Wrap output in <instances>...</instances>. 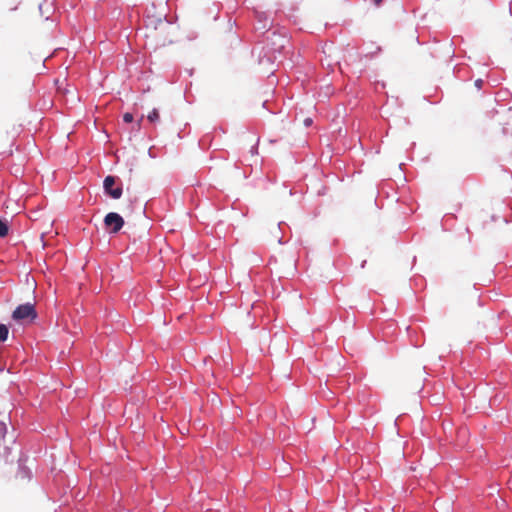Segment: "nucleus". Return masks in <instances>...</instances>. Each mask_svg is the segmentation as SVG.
I'll return each mask as SVG.
<instances>
[{
    "mask_svg": "<svg viewBox=\"0 0 512 512\" xmlns=\"http://www.w3.org/2000/svg\"><path fill=\"white\" fill-rule=\"evenodd\" d=\"M37 317V313L35 307L31 303H26L19 305L12 313V318L16 321H21L25 319H35Z\"/></svg>",
    "mask_w": 512,
    "mask_h": 512,
    "instance_id": "nucleus-1",
    "label": "nucleus"
},
{
    "mask_svg": "<svg viewBox=\"0 0 512 512\" xmlns=\"http://www.w3.org/2000/svg\"><path fill=\"white\" fill-rule=\"evenodd\" d=\"M104 224L110 229V233H117L122 229L124 220L118 213L110 212L105 216Z\"/></svg>",
    "mask_w": 512,
    "mask_h": 512,
    "instance_id": "nucleus-2",
    "label": "nucleus"
},
{
    "mask_svg": "<svg viewBox=\"0 0 512 512\" xmlns=\"http://www.w3.org/2000/svg\"><path fill=\"white\" fill-rule=\"evenodd\" d=\"M116 183V178L114 176H107L104 179L103 187L105 192L112 197L113 199H119L122 196V187L118 186L113 188Z\"/></svg>",
    "mask_w": 512,
    "mask_h": 512,
    "instance_id": "nucleus-3",
    "label": "nucleus"
},
{
    "mask_svg": "<svg viewBox=\"0 0 512 512\" xmlns=\"http://www.w3.org/2000/svg\"><path fill=\"white\" fill-rule=\"evenodd\" d=\"M159 119H160L159 111L155 108L151 112H149V114L147 115V120L150 123H156L157 121H159Z\"/></svg>",
    "mask_w": 512,
    "mask_h": 512,
    "instance_id": "nucleus-4",
    "label": "nucleus"
},
{
    "mask_svg": "<svg viewBox=\"0 0 512 512\" xmlns=\"http://www.w3.org/2000/svg\"><path fill=\"white\" fill-rule=\"evenodd\" d=\"M9 334V329L5 324H0V343L4 342Z\"/></svg>",
    "mask_w": 512,
    "mask_h": 512,
    "instance_id": "nucleus-5",
    "label": "nucleus"
},
{
    "mask_svg": "<svg viewBox=\"0 0 512 512\" xmlns=\"http://www.w3.org/2000/svg\"><path fill=\"white\" fill-rule=\"evenodd\" d=\"M9 228L5 221L0 219V237H5L8 234Z\"/></svg>",
    "mask_w": 512,
    "mask_h": 512,
    "instance_id": "nucleus-6",
    "label": "nucleus"
},
{
    "mask_svg": "<svg viewBox=\"0 0 512 512\" xmlns=\"http://www.w3.org/2000/svg\"><path fill=\"white\" fill-rule=\"evenodd\" d=\"M123 120L126 123H131L133 121V115L131 113H125L123 115Z\"/></svg>",
    "mask_w": 512,
    "mask_h": 512,
    "instance_id": "nucleus-7",
    "label": "nucleus"
},
{
    "mask_svg": "<svg viewBox=\"0 0 512 512\" xmlns=\"http://www.w3.org/2000/svg\"><path fill=\"white\" fill-rule=\"evenodd\" d=\"M482 85H483V80H481V79H477V80L475 81V86H476L478 89H480V88L482 87Z\"/></svg>",
    "mask_w": 512,
    "mask_h": 512,
    "instance_id": "nucleus-8",
    "label": "nucleus"
},
{
    "mask_svg": "<svg viewBox=\"0 0 512 512\" xmlns=\"http://www.w3.org/2000/svg\"><path fill=\"white\" fill-rule=\"evenodd\" d=\"M143 119H144V116L142 115V116L140 117V119L138 120V122H137L136 130H140V128H141V123H142Z\"/></svg>",
    "mask_w": 512,
    "mask_h": 512,
    "instance_id": "nucleus-9",
    "label": "nucleus"
},
{
    "mask_svg": "<svg viewBox=\"0 0 512 512\" xmlns=\"http://www.w3.org/2000/svg\"><path fill=\"white\" fill-rule=\"evenodd\" d=\"M311 123H312V120H311L310 118H307V119H305V121H304V124H305L306 126H310V125H311Z\"/></svg>",
    "mask_w": 512,
    "mask_h": 512,
    "instance_id": "nucleus-10",
    "label": "nucleus"
},
{
    "mask_svg": "<svg viewBox=\"0 0 512 512\" xmlns=\"http://www.w3.org/2000/svg\"><path fill=\"white\" fill-rule=\"evenodd\" d=\"M375 5L379 6L382 3V0H372Z\"/></svg>",
    "mask_w": 512,
    "mask_h": 512,
    "instance_id": "nucleus-11",
    "label": "nucleus"
}]
</instances>
